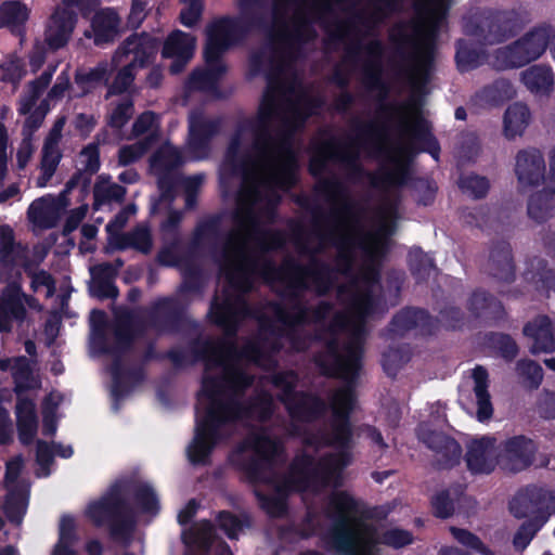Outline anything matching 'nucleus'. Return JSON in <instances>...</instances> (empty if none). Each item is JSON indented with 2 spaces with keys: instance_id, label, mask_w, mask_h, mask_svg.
<instances>
[{
  "instance_id": "3",
  "label": "nucleus",
  "mask_w": 555,
  "mask_h": 555,
  "mask_svg": "<svg viewBox=\"0 0 555 555\" xmlns=\"http://www.w3.org/2000/svg\"><path fill=\"white\" fill-rule=\"evenodd\" d=\"M398 131L401 135H410L413 141L398 150L400 156H405L406 163H403L401 157L395 156L390 158L393 164L392 169H387L380 173L371 175L359 162V154L350 152L341 142L335 137L320 143L314 155L310 158L308 164V171L318 179L315 185L324 180L322 175L327 170L328 160H337L345 165L348 169V177L351 180H359L364 176L370 177V183L375 189L389 188V186H403L410 179L409 163L417 153H427L435 160H439L441 147L438 139L431 132L428 121L417 115L412 124L405 119H401L398 124ZM333 176L327 179L333 178ZM335 178H337L335 176Z\"/></svg>"
},
{
  "instance_id": "31",
  "label": "nucleus",
  "mask_w": 555,
  "mask_h": 555,
  "mask_svg": "<svg viewBox=\"0 0 555 555\" xmlns=\"http://www.w3.org/2000/svg\"><path fill=\"white\" fill-rule=\"evenodd\" d=\"M77 23V14L68 8H59L50 17L46 41L52 50L65 47Z\"/></svg>"
},
{
  "instance_id": "60",
  "label": "nucleus",
  "mask_w": 555,
  "mask_h": 555,
  "mask_svg": "<svg viewBox=\"0 0 555 555\" xmlns=\"http://www.w3.org/2000/svg\"><path fill=\"white\" fill-rule=\"evenodd\" d=\"M431 513L436 518L448 519L455 512V500L451 489H442L430 498Z\"/></svg>"
},
{
  "instance_id": "9",
  "label": "nucleus",
  "mask_w": 555,
  "mask_h": 555,
  "mask_svg": "<svg viewBox=\"0 0 555 555\" xmlns=\"http://www.w3.org/2000/svg\"><path fill=\"white\" fill-rule=\"evenodd\" d=\"M114 344L108 343L107 335L103 330H95L93 346L101 354L113 356L114 360L109 372L112 375V396L116 401L128 395L134 385L145 379L143 365L124 367L122 356L131 351L139 331L134 324V315L127 312L118 317L112 327Z\"/></svg>"
},
{
  "instance_id": "39",
  "label": "nucleus",
  "mask_w": 555,
  "mask_h": 555,
  "mask_svg": "<svg viewBox=\"0 0 555 555\" xmlns=\"http://www.w3.org/2000/svg\"><path fill=\"white\" fill-rule=\"evenodd\" d=\"M474 393L477 401V420L485 422L491 418L493 405L489 392V373L482 365H476L473 370Z\"/></svg>"
},
{
  "instance_id": "23",
  "label": "nucleus",
  "mask_w": 555,
  "mask_h": 555,
  "mask_svg": "<svg viewBox=\"0 0 555 555\" xmlns=\"http://www.w3.org/2000/svg\"><path fill=\"white\" fill-rule=\"evenodd\" d=\"M413 330H417L422 336H433L439 331V320L426 309L404 307L391 318L388 324V331L399 337H403Z\"/></svg>"
},
{
  "instance_id": "22",
  "label": "nucleus",
  "mask_w": 555,
  "mask_h": 555,
  "mask_svg": "<svg viewBox=\"0 0 555 555\" xmlns=\"http://www.w3.org/2000/svg\"><path fill=\"white\" fill-rule=\"evenodd\" d=\"M222 126L220 117L207 118L193 114L189 118L186 147L192 159H205L210 152L212 139L219 134Z\"/></svg>"
},
{
  "instance_id": "21",
  "label": "nucleus",
  "mask_w": 555,
  "mask_h": 555,
  "mask_svg": "<svg viewBox=\"0 0 555 555\" xmlns=\"http://www.w3.org/2000/svg\"><path fill=\"white\" fill-rule=\"evenodd\" d=\"M416 435L418 440L436 454V465L439 469H451L460 464L463 450L453 437L423 424L418 425Z\"/></svg>"
},
{
  "instance_id": "24",
  "label": "nucleus",
  "mask_w": 555,
  "mask_h": 555,
  "mask_svg": "<svg viewBox=\"0 0 555 555\" xmlns=\"http://www.w3.org/2000/svg\"><path fill=\"white\" fill-rule=\"evenodd\" d=\"M149 322L152 327L159 332L180 333L188 324L185 308L176 298H159L149 311Z\"/></svg>"
},
{
  "instance_id": "19",
  "label": "nucleus",
  "mask_w": 555,
  "mask_h": 555,
  "mask_svg": "<svg viewBox=\"0 0 555 555\" xmlns=\"http://www.w3.org/2000/svg\"><path fill=\"white\" fill-rule=\"evenodd\" d=\"M537 452L534 440L525 435H515L498 444L496 463L504 472L520 473L533 464Z\"/></svg>"
},
{
  "instance_id": "4",
  "label": "nucleus",
  "mask_w": 555,
  "mask_h": 555,
  "mask_svg": "<svg viewBox=\"0 0 555 555\" xmlns=\"http://www.w3.org/2000/svg\"><path fill=\"white\" fill-rule=\"evenodd\" d=\"M314 192L333 205L328 211L320 206L309 208L307 197H299L297 204L311 212L313 232L320 241L317 248L323 250L324 244L328 243L337 249L331 273L334 288L337 273L344 276L353 274L354 251L361 246V238L352 231L359 223V204L350 196L348 186L339 178L320 181L314 185Z\"/></svg>"
},
{
  "instance_id": "53",
  "label": "nucleus",
  "mask_w": 555,
  "mask_h": 555,
  "mask_svg": "<svg viewBox=\"0 0 555 555\" xmlns=\"http://www.w3.org/2000/svg\"><path fill=\"white\" fill-rule=\"evenodd\" d=\"M271 384L274 388L281 390L278 399L284 404V406L300 391L296 389L298 376L294 371H281L273 374L271 377Z\"/></svg>"
},
{
  "instance_id": "11",
  "label": "nucleus",
  "mask_w": 555,
  "mask_h": 555,
  "mask_svg": "<svg viewBox=\"0 0 555 555\" xmlns=\"http://www.w3.org/2000/svg\"><path fill=\"white\" fill-rule=\"evenodd\" d=\"M280 452L279 442L269 435L253 434L230 452L228 461L249 483H267Z\"/></svg>"
},
{
  "instance_id": "16",
  "label": "nucleus",
  "mask_w": 555,
  "mask_h": 555,
  "mask_svg": "<svg viewBox=\"0 0 555 555\" xmlns=\"http://www.w3.org/2000/svg\"><path fill=\"white\" fill-rule=\"evenodd\" d=\"M553 28L543 24L532 28L514 42L493 53L492 65L498 70L520 68L538 60L547 49Z\"/></svg>"
},
{
  "instance_id": "64",
  "label": "nucleus",
  "mask_w": 555,
  "mask_h": 555,
  "mask_svg": "<svg viewBox=\"0 0 555 555\" xmlns=\"http://www.w3.org/2000/svg\"><path fill=\"white\" fill-rule=\"evenodd\" d=\"M517 374L530 388H538L543 379L541 365L531 359H520L516 363Z\"/></svg>"
},
{
  "instance_id": "2",
  "label": "nucleus",
  "mask_w": 555,
  "mask_h": 555,
  "mask_svg": "<svg viewBox=\"0 0 555 555\" xmlns=\"http://www.w3.org/2000/svg\"><path fill=\"white\" fill-rule=\"evenodd\" d=\"M237 16L223 15L206 26L204 52L209 59H223L230 49L241 44L254 30L263 31L271 43L281 46L289 54L317 37L312 21L307 16H297L289 29L278 1L272 7V22L262 0H237Z\"/></svg>"
},
{
  "instance_id": "48",
  "label": "nucleus",
  "mask_w": 555,
  "mask_h": 555,
  "mask_svg": "<svg viewBox=\"0 0 555 555\" xmlns=\"http://www.w3.org/2000/svg\"><path fill=\"white\" fill-rule=\"evenodd\" d=\"M291 311L280 304L273 306L274 315L278 321L286 327H297L310 324L311 307L302 299L291 301Z\"/></svg>"
},
{
  "instance_id": "8",
  "label": "nucleus",
  "mask_w": 555,
  "mask_h": 555,
  "mask_svg": "<svg viewBox=\"0 0 555 555\" xmlns=\"http://www.w3.org/2000/svg\"><path fill=\"white\" fill-rule=\"evenodd\" d=\"M229 339L195 338L190 344L194 361H203L206 370L212 367L223 369V379L230 396L238 398L249 389L254 382V375L235 365L240 360H247L258 364L266 357L263 346L258 340H249L238 348L234 338L224 333Z\"/></svg>"
},
{
  "instance_id": "37",
  "label": "nucleus",
  "mask_w": 555,
  "mask_h": 555,
  "mask_svg": "<svg viewBox=\"0 0 555 555\" xmlns=\"http://www.w3.org/2000/svg\"><path fill=\"white\" fill-rule=\"evenodd\" d=\"M371 7L370 13L358 12L354 15L357 22L369 31L374 30L393 14L400 13L403 2L402 0H373Z\"/></svg>"
},
{
  "instance_id": "35",
  "label": "nucleus",
  "mask_w": 555,
  "mask_h": 555,
  "mask_svg": "<svg viewBox=\"0 0 555 555\" xmlns=\"http://www.w3.org/2000/svg\"><path fill=\"white\" fill-rule=\"evenodd\" d=\"M248 131V127L241 120L237 122L233 134L230 138L227 149V158L231 162L234 172H240L244 181H248L255 177L254 168L256 166L255 159L245 155L238 157V152L242 146L243 135Z\"/></svg>"
},
{
  "instance_id": "17",
  "label": "nucleus",
  "mask_w": 555,
  "mask_h": 555,
  "mask_svg": "<svg viewBox=\"0 0 555 555\" xmlns=\"http://www.w3.org/2000/svg\"><path fill=\"white\" fill-rule=\"evenodd\" d=\"M389 40L396 47V52L402 60L413 61L409 69L400 70L406 75L412 88L421 90L429 80V69L434 62V46L431 42L416 44L408 34L406 25L399 23L389 33Z\"/></svg>"
},
{
  "instance_id": "18",
  "label": "nucleus",
  "mask_w": 555,
  "mask_h": 555,
  "mask_svg": "<svg viewBox=\"0 0 555 555\" xmlns=\"http://www.w3.org/2000/svg\"><path fill=\"white\" fill-rule=\"evenodd\" d=\"M16 393V427L18 433V439L22 444H30L37 434L38 429V417L36 413V403L28 397H22V395L35 386L31 384L33 376L31 371L28 366L21 369L14 376Z\"/></svg>"
},
{
  "instance_id": "20",
  "label": "nucleus",
  "mask_w": 555,
  "mask_h": 555,
  "mask_svg": "<svg viewBox=\"0 0 555 555\" xmlns=\"http://www.w3.org/2000/svg\"><path fill=\"white\" fill-rule=\"evenodd\" d=\"M509 511L516 518L535 516L546 520L555 514V495L542 487L529 485L513 498Z\"/></svg>"
},
{
  "instance_id": "27",
  "label": "nucleus",
  "mask_w": 555,
  "mask_h": 555,
  "mask_svg": "<svg viewBox=\"0 0 555 555\" xmlns=\"http://www.w3.org/2000/svg\"><path fill=\"white\" fill-rule=\"evenodd\" d=\"M496 439L490 436H482L473 439L467 444V451L464 456L467 469L473 475L491 474L496 463Z\"/></svg>"
},
{
  "instance_id": "44",
  "label": "nucleus",
  "mask_w": 555,
  "mask_h": 555,
  "mask_svg": "<svg viewBox=\"0 0 555 555\" xmlns=\"http://www.w3.org/2000/svg\"><path fill=\"white\" fill-rule=\"evenodd\" d=\"M524 85L534 94L548 95L553 91L554 75L546 65H532L521 74Z\"/></svg>"
},
{
  "instance_id": "1",
  "label": "nucleus",
  "mask_w": 555,
  "mask_h": 555,
  "mask_svg": "<svg viewBox=\"0 0 555 555\" xmlns=\"http://www.w3.org/2000/svg\"><path fill=\"white\" fill-rule=\"evenodd\" d=\"M234 224L241 229L250 227L258 235L256 237L259 254L247 251L240 231H230L221 251L220 269L229 285L237 292H223L222 300L215 296L210 302L208 318L212 324L221 327L229 336H235L240 323L250 315L246 295L254 288L255 276H260L266 283H279L282 287L276 295L291 302L302 299L311 284L317 296H327L333 289L331 273L332 264L319 259L315 255L321 248H310L306 243L297 241L300 255L309 256L307 264L294 258H285L280 266L273 259L262 257L269 251L282 249L285 236L279 230H260L258 219L253 209H237L232 215Z\"/></svg>"
},
{
  "instance_id": "62",
  "label": "nucleus",
  "mask_w": 555,
  "mask_h": 555,
  "mask_svg": "<svg viewBox=\"0 0 555 555\" xmlns=\"http://www.w3.org/2000/svg\"><path fill=\"white\" fill-rule=\"evenodd\" d=\"M27 508V498L22 492H11L7 495L3 511L12 524H21Z\"/></svg>"
},
{
  "instance_id": "55",
  "label": "nucleus",
  "mask_w": 555,
  "mask_h": 555,
  "mask_svg": "<svg viewBox=\"0 0 555 555\" xmlns=\"http://www.w3.org/2000/svg\"><path fill=\"white\" fill-rule=\"evenodd\" d=\"M155 142L154 135H147L133 144L124 145L118 150V164L126 167L140 160Z\"/></svg>"
},
{
  "instance_id": "51",
  "label": "nucleus",
  "mask_w": 555,
  "mask_h": 555,
  "mask_svg": "<svg viewBox=\"0 0 555 555\" xmlns=\"http://www.w3.org/2000/svg\"><path fill=\"white\" fill-rule=\"evenodd\" d=\"M409 269L417 283L426 282L437 271L434 259L420 247L410 251Z\"/></svg>"
},
{
  "instance_id": "26",
  "label": "nucleus",
  "mask_w": 555,
  "mask_h": 555,
  "mask_svg": "<svg viewBox=\"0 0 555 555\" xmlns=\"http://www.w3.org/2000/svg\"><path fill=\"white\" fill-rule=\"evenodd\" d=\"M196 39L191 34L180 29L172 30L163 43V59H171L169 72L172 75L184 70L186 64L191 61L195 51Z\"/></svg>"
},
{
  "instance_id": "54",
  "label": "nucleus",
  "mask_w": 555,
  "mask_h": 555,
  "mask_svg": "<svg viewBox=\"0 0 555 555\" xmlns=\"http://www.w3.org/2000/svg\"><path fill=\"white\" fill-rule=\"evenodd\" d=\"M467 308L476 318L485 315L489 309H494L499 314L504 313L501 301L492 294L480 289L473 292Z\"/></svg>"
},
{
  "instance_id": "43",
  "label": "nucleus",
  "mask_w": 555,
  "mask_h": 555,
  "mask_svg": "<svg viewBox=\"0 0 555 555\" xmlns=\"http://www.w3.org/2000/svg\"><path fill=\"white\" fill-rule=\"evenodd\" d=\"M525 278L534 285L539 293L555 292V270L543 258L534 257L531 259L525 272Z\"/></svg>"
},
{
  "instance_id": "33",
  "label": "nucleus",
  "mask_w": 555,
  "mask_h": 555,
  "mask_svg": "<svg viewBox=\"0 0 555 555\" xmlns=\"http://www.w3.org/2000/svg\"><path fill=\"white\" fill-rule=\"evenodd\" d=\"M489 274L494 279L512 283L516 278V266L514 262L512 246L507 241L493 242L490 247Z\"/></svg>"
},
{
  "instance_id": "38",
  "label": "nucleus",
  "mask_w": 555,
  "mask_h": 555,
  "mask_svg": "<svg viewBox=\"0 0 555 555\" xmlns=\"http://www.w3.org/2000/svg\"><path fill=\"white\" fill-rule=\"evenodd\" d=\"M30 10L18 0H7L0 4V27H7L17 36L25 34Z\"/></svg>"
},
{
  "instance_id": "30",
  "label": "nucleus",
  "mask_w": 555,
  "mask_h": 555,
  "mask_svg": "<svg viewBox=\"0 0 555 555\" xmlns=\"http://www.w3.org/2000/svg\"><path fill=\"white\" fill-rule=\"evenodd\" d=\"M326 447L337 450L332 455H344L343 460L337 463L346 461V467L351 464L352 455L351 449L353 446V428L350 417L345 415H332L330 421V430H325Z\"/></svg>"
},
{
  "instance_id": "58",
  "label": "nucleus",
  "mask_w": 555,
  "mask_h": 555,
  "mask_svg": "<svg viewBox=\"0 0 555 555\" xmlns=\"http://www.w3.org/2000/svg\"><path fill=\"white\" fill-rule=\"evenodd\" d=\"M486 340L491 348L495 349L508 362L513 361L518 354L519 348L508 334L491 332L486 335Z\"/></svg>"
},
{
  "instance_id": "57",
  "label": "nucleus",
  "mask_w": 555,
  "mask_h": 555,
  "mask_svg": "<svg viewBox=\"0 0 555 555\" xmlns=\"http://www.w3.org/2000/svg\"><path fill=\"white\" fill-rule=\"evenodd\" d=\"M27 310L24 305L13 300L0 299V333H10L13 328V321L24 322Z\"/></svg>"
},
{
  "instance_id": "7",
  "label": "nucleus",
  "mask_w": 555,
  "mask_h": 555,
  "mask_svg": "<svg viewBox=\"0 0 555 555\" xmlns=\"http://www.w3.org/2000/svg\"><path fill=\"white\" fill-rule=\"evenodd\" d=\"M273 414V402L269 393L262 392L243 402L240 398L228 396L225 401L215 402L206 413L196 418L194 436L186 447V456L194 466H207L211 454L222 439L221 428L225 425L257 415L268 421Z\"/></svg>"
},
{
  "instance_id": "10",
  "label": "nucleus",
  "mask_w": 555,
  "mask_h": 555,
  "mask_svg": "<svg viewBox=\"0 0 555 555\" xmlns=\"http://www.w3.org/2000/svg\"><path fill=\"white\" fill-rule=\"evenodd\" d=\"M526 23L516 9L479 8L463 18V33L480 46H495L516 37Z\"/></svg>"
},
{
  "instance_id": "56",
  "label": "nucleus",
  "mask_w": 555,
  "mask_h": 555,
  "mask_svg": "<svg viewBox=\"0 0 555 555\" xmlns=\"http://www.w3.org/2000/svg\"><path fill=\"white\" fill-rule=\"evenodd\" d=\"M222 216L220 214L210 215L201 220L193 231L192 244L198 246L207 240L219 237Z\"/></svg>"
},
{
  "instance_id": "50",
  "label": "nucleus",
  "mask_w": 555,
  "mask_h": 555,
  "mask_svg": "<svg viewBox=\"0 0 555 555\" xmlns=\"http://www.w3.org/2000/svg\"><path fill=\"white\" fill-rule=\"evenodd\" d=\"M375 287H363V289L352 296L351 310L356 317L364 322L365 319L373 315L383 302V297L376 295Z\"/></svg>"
},
{
  "instance_id": "63",
  "label": "nucleus",
  "mask_w": 555,
  "mask_h": 555,
  "mask_svg": "<svg viewBox=\"0 0 555 555\" xmlns=\"http://www.w3.org/2000/svg\"><path fill=\"white\" fill-rule=\"evenodd\" d=\"M513 86L508 80L499 79L493 83L486 86L482 91V98L494 105L501 104L513 96Z\"/></svg>"
},
{
  "instance_id": "5",
  "label": "nucleus",
  "mask_w": 555,
  "mask_h": 555,
  "mask_svg": "<svg viewBox=\"0 0 555 555\" xmlns=\"http://www.w3.org/2000/svg\"><path fill=\"white\" fill-rule=\"evenodd\" d=\"M281 74V66L271 64L266 72L268 86L257 116L244 118L242 121L253 134L251 149L257 157L260 160L276 164V169L271 175L270 180L281 188H291L296 182V171L298 169L297 154L293 146L295 129L291 127L288 121H285L275 137L271 133V121L278 112L275 85Z\"/></svg>"
},
{
  "instance_id": "34",
  "label": "nucleus",
  "mask_w": 555,
  "mask_h": 555,
  "mask_svg": "<svg viewBox=\"0 0 555 555\" xmlns=\"http://www.w3.org/2000/svg\"><path fill=\"white\" fill-rule=\"evenodd\" d=\"M203 56L205 67L196 68L191 73L189 85L194 90L212 91L217 89L220 80L227 74L228 66L221 57L211 60L204 51Z\"/></svg>"
},
{
  "instance_id": "59",
  "label": "nucleus",
  "mask_w": 555,
  "mask_h": 555,
  "mask_svg": "<svg viewBox=\"0 0 555 555\" xmlns=\"http://www.w3.org/2000/svg\"><path fill=\"white\" fill-rule=\"evenodd\" d=\"M183 157L181 152L175 146H165L158 149L151 157V166L156 169H163L168 172L181 166Z\"/></svg>"
},
{
  "instance_id": "41",
  "label": "nucleus",
  "mask_w": 555,
  "mask_h": 555,
  "mask_svg": "<svg viewBox=\"0 0 555 555\" xmlns=\"http://www.w3.org/2000/svg\"><path fill=\"white\" fill-rule=\"evenodd\" d=\"M121 486L124 487L125 494H132L135 504L142 513L156 515L159 512V500L149 483L134 479H124L121 480Z\"/></svg>"
},
{
  "instance_id": "25",
  "label": "nucleus",
  "mask_w": 555,
  "mask_h": 555,
  "mask_svg": "<svg viewBox=\"0 0 555 555\" xmlns=\"http://www.w3.org/2000/svg\"><path fill=\"white\" fill-rule=\"evenodd\" d=\"M159 48L160 40L157 37L145 31L134 33L122 41L116 54L120 60L132 55L130 64L135 68H146L154 63Z\"/></svg>"
},
{
  "instance_id": "15",
  "label": "nucleus",
  "mask_w": 555,
  "mask_h": 555,
  "mask_svg": "<svg viewBox=\"0 0 555 555\" xmlns=\"http://www.w3.org/2000/svg\"><path fill=\"white\" fill-rule=\"evenodd\" d=\"M129 512L130 507L125 498L121 480L112 485L107 495L91 503L88 507V516L96 527L103 526L106 521L109 522V535L114 540L130 538L134 520L128 515Z\"/></svg>"
},
{
  "instance_id": "12",
  "label": "nucleus",
  "mask_w": 555,
  "mask_h": 555,
  "mask_svg": "<svg viewBox=\"0 0 555 555\" xmlns=\"http://www.w3.org/2000/svg\"><path fill=\"white\" fill-rule=\"evenodd\" d=\"M344 455L325 454L319 461L309 453L296 455L289 468V474L283 482L276 487L278 492L297 491L304 492L309 489H320L340 478L346 468Z\"/></svg>"
},
{
  "instance_id": "40",
  "label": "nucleus",
  "mask_w": 555,
  "mask_h": 555,
  "mask_svg": "<svg viewBox=\"0 0 555 555\" xmlns=\"http://www.w3.org/2000/svg\"><path fill=\"white\" fill-rule=\"evenodd\" d=\"M482 47L483 46H477L464 38H460L455 41L454 59L460 73L474 70L485 63L487 53Z\"/></svg>"
},
{
  "instance_id": "47",
  "label": "nucleus",
  "mask_w": 555,
  "mask_h": 555,
  "mask_svg": "<svg viewBox=\"0 0 555 555\" xmlns=\"http://www.w3.org/2000/svg\"><path fill=\"white\" fill-rule=\"evenodd\" d=\"M346 384L337 388L330 399L332 415H345L351 418V413L357 403L356 384L358 379L341 378Z\"/></svg>"
},
{
  "instance_id": "29",
  "label": "nucleus",
  "mask_w": 555,
  "mask_h": 555,
  "mask_svg": "<svg viewBox=\"0 0 555 555\" xmlns=\"http://www.w3.org/2000/svg\"><path fill=\"white\" fill-rule=\"evenodd\" d=\"M285 409L292 420L312 424L320 421L327 412L328 404L319 395L300 390Z\"/></svg>"
},
{
  "instance_id": "32",
  "label": "nucleus",
  "mask_w": 555,
  "mask_h": 555,
  "mask_svg": "<svg viewBox=\"0 0 555 555\" xmlns=\"http://www.w3.org/2000/svg\"><path fill=\"white\" fill-rule=\"evenodd\" d=\"M524 335L532 339L530 352H555V321L547 315H538L525 324Z\"/></svg>"
},
{
  "instance_id": "52",
  "label": "nucleus",
  "mask_w": 555,
  "mask_h": 555,
  "mask_svg": "<svg viewBox=\"0 0 555 555\" xmlns=\"http://www.w3.org/2000/svg\"><path fill=\"white\" fill-rule=\"evenodd\" d=\"M357 140L364 146L374 149L377 153H382L380 142L384 138L385 128L375 121L362 122L357 120L354 125Z\"/></svg>"
},
{
  "instance_id": "13",
  "label": "nucleus",
  "mask_w": 555,
  "mask_h": 555,
  "mask_svg": "<svg viewBox=\"0 0 555 555\" xmlns=\"http://www.w3.org/2000/svg\"><path fill=\"white\" fill-rule=\"evenodd\" d=\"M364 347L362 341L351 339L339 350V340L333 336L325 341V350L313 356L320 374L327 378L358 379L363 366Z\"/></svg>"
},
{
  "instance_id": "61",
  "label": "nucleus",
  "mask_w": 555,
  "mask_h": 555,
  "mask_svg": "<svg viewBox=\"0 0 555 555\" xmlns=\"http://www.w3.org/2000/svg\"><path fill=\"white\" fill-rule=\"evenodd\" d=\"M452 537L463 546L479 553L480 555H495L481 539L472 531L457 527H450Z\"/></svg>"
},
{
  "instance_id": "46",
  "label": "nucleus",
  "mask_w": 555,
  "mask_h": 555,
  "mask_svg": "<svg viewBox=\"0 0 555 555\" xmlns=\"http://www.w3.org/2000/svg\"><path fill=\"white\" fill-rule=\"evenodd\" d=\"M530 109L524 103L511 104L504 114V134L507 139H515L517 135H521L530 121Z\"/></svg>"
},
{
  "instance_id": "45",
  "label": "nucleus",
  "mask_w": 555,
  "mask_h": 555,
  "mask_svg": "<svg viewBox=\"0 0 555 555\" xmlns=\"http://www.w3.org/2000/svg\"><path fill=\"white\" fill-rule=\"evenodd\" d=\"M555 208V188L546 185L541 191L530 195L527 212L534 221L542 223L552 217Z\"/></svg>"
},
{
  "instance_id": "49",
  "label": "nucleus",
  "mask_w": 555,
  "mask_h": 555,
  "mask_svg": "<svg viewBox=\"0 0 555 555\" xmlns=\"http://www.w3.org/2000/svg\"><path fill=\"white\" fill-rule=\"evenodd\" d=\"M215 521L219 529L223 531L230 540H237L244 529L250 528L253 524L249 514L242 513L236 515L233 512L225 509L218 512Z\"/></svg>"
},
{
  "instance_id": "28",
  "label": "nucleus",
  "mask_w": 555,
  "mask_h": 555,
  "mask_svg": "<svg viewBox=\"0 0 555 555\" xmlns=\"http://www.w3.org/2000/svg\"><path fill=\"white\" fill-rule=\"evenodd\" d=\"M546 165L542 152L534 147L520 150L516 155L515 173L521 188H534L545 179Z\"/></svg>"
},
{
  "instance_id": "36",
  "label": "nucleus",
  "mask_w": 555,
  "mask_h": 555,
  "mask_svg": "<svg viewBox=\"0 0 555 555\" xmlns=\"http://www.w3.org/2000/svg\"><path fill=\"white\" fill-rule=\"evenodd\" d=\"M27 258V248L16 242L13 229L3 224L0 225V267L5 270H13Z\"/></svg>"
},
{
  "instance_id": "14",
  "label": "nucleus",
  "mask_w": 555,
  "mask_h": 555,
  "mask_svg": "<svg viewBox=\"0 0 555 555\" xmlns=\"http://www.w3.org/2000/svg\"><path fill=\"white\" fill-rule=\"evenodd\" d=\"M361 50H364L366 60L363 66V85L369 91H377L378 100L380 102L377 112L382 116L389 117L392 114L399 113L403 105L395 103H385L388 98L390 88L383 78V56L385 46L382 40L373 39L365 46L359 41L347 47L346 57L350 61H357Z\"/></svg>"
},
{
  "instance_id": "6",
  "label": "nucleus",
  "mask_w": 555,
  "mask_h": 555,
  "mask_svg": "<svg viewBox=\"0 0 555 555\" xmlns=\"http://www.w3.org/2000/svg\"><path fill=\"white\" fill-rule=\"evenodd\" d=\"M333 522L324 541L338 555H375L379 543L376 527L350 516L358 513V501L347 491L333 493L328 501ZM413 542V534L404 529L386 530L380 543L393 548L404 547Z\"/></svg>"
},
{
  "instance_id": "42",
  "label": "nucleus",
  "mask_w": 555,
  "mask_h": 555,
  "mask_svg": "<svg viewBox=\"0 0 555 555\" xmlns=\"http://www.w3.org/2000/svg\"><path fill=\"white\" fill-rule=\"evenodd\" d=\"M119 16L111 9L96 12L91 21L95 46H103L115 40L118 34Z\"/></svg>"
}]
</instances>
